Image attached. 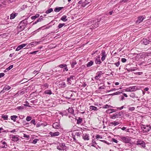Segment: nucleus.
Wrapping results in <instances>:
<instances>
[{
    "label": "nucleus",
    "instance_id": "obj_27",
    "mask_svg": "<svg viewBox=\"0 0 151 151\" xmlns=\"http://www.w3.org/2000/svg\"><path fill=\"white\" fill-rule=\"evenodd\" d=\"M42 87L43 88L46 89L48 88L49 85L47 83H45L42 85Z\"/></svg>",
    "mask_w": 151,
    "mask_h": 151
},
{
    "label": "nucleus",
    "instance_id": "obj_26",
    "mask_svg": "<svg viewBox=\"0 0 151 151\" xmlns=\"http://www.w3.org/2000/svg\"><path fill=\"white\" fill-rule=\"evenodd\" d=\"M90 109L94 111H97L98 110V108L97 107L93 106H90Z\"/></svg>",
    "mask_w": 151,
    "mask_h": 151
},
{
    "label": "nucleus",
    "instance_id": "obj_23",
    "mask_svg": "<svg viewBox=\"0 0 151 151\" xmlns=\"http://www.w3.org/2000/svg\"><path fill=\"white\" fill-rule=\"evenodd\" d=\"M11 119L12 120H13L14 122L16 121V119L18 118V116H17L13 115L11 116Z\"/></svg>",
    "mask_w": 151,
    "mask_h": 151
},
{
    "label": "nucleus",
    "instance_id": "obj_2",
    "mask_svg": "<svg viewBox=\"0 0 151 151\" xmlns=\"http://www.w3.org/2000/svg\"><path fill=\"white\" fill-rule=\"evenodd\" d=\"M142 129L144 132H147L151 130V127L150 125H144L142 127Z\"/></svg>",
    "mask_w": 151,
    "mask_h": 151
},
{
    "label": "nucleus",
    "instance_id": "obj_3",
    "mask_svg": "<svg viewBox=\"0 0 151 151\" xmlns=\"http://www.w3.org/2000/svg\"><path fill=\"white\" fill-rule=\"evenodd\" d=\"M89 0H82L79 1L78 3L81 4V6L82 7H84L86 5L89 4Z\"/></svg>",
    "mask_w": 151,
    "mask_h": 151
},
{
    "label": "nucleus",
    "instance_id": "obj_7",
    "mask_svg": "<svg viewBox=\"0 0 151 151\" xmlns=\"http://www.w3.org/2000/svg\"><path fill=\"white\" fill-rule=\"evenodd\" d=\"M145 16L144 15L140 16L137 17V20L136 21V23H139L142 22L145 19Z\"/></svg>",
    "mask_w": 151,
    "mask_h": 151
},
{
    "label": "nucleus",
    "instance_id": "obj_41",
    "mask_svg": "<svg viewBox=\"0 0 151 151\" xmlns=\"http://www.w3.org/2000/svg\"><path fill=\"white\" fill-rule=\"evenodd\" d=\"M118 116H117V114L116 113L113 116H112L111 117V118L112 119H115L116 118H118Z\"/></svg>",
    "mask_w": 151,
    "mask_h": 151
},
{
    "label": "nucleus",
    "instance_id": "obj_24",
    "mask_svg": "<svg viewBox=\"0 0 151 151\" xmlns=\"http://www.w3.org/2000/svg\"><path fill=\"white\" fill-rule=\"evenodd\" d=\"M66 18L67 17L66 16L63 15L61 17L60 19L63 21L65 22L67 20Z\"/></svg>",
    "mask_w": 151,
    "mask_h": 151
},
{
    "label": "nucleus",
    "instance_id": "obj_9",
    "mask_svg": "<svg viewBox=\"0 0 151 151\" xmlns=\"http://www.w3.org/2000/svg\"><path fill=\"white\" fill-rule=\"evenodd\" d=\"M143 43L145 45H147L149 44L150 42L151 43V35L149 38V40L146 39H143L142 40Z\"/></svg>",
    "mask_w": 151,
    "mask_h": 151
},
{
    "label": "nucleus",
    "instance_id": "obj_48",
    "mask_svg": "<svg viewBox=\"0 0 151 151\" xmlns=\"http://www.w3.org/2000/svg\"><path fill=\"white\" fill-rule=\"evenodd\" d=\"M38 140V139H35L33 141L32 143L34 144H35L37 143Z\"/></svg>",
    "mask_w": 151,
    "mask_h": 151
},
{
    "label": "nucleus",
    "instance_id": "obj_54",
    "mask_svg": "<svg viewBox=\"0 0 151 151\" xmlns=\"http://www.w3.org/2000/svg\"><path fill=\"white\" fill-rule=\"evenodd\" d=\"M114 126H116V125H117L118 124H119V123L118 122H117V121H115L114 122Z\"/></svg>",
    "mask_w": 151,
    "mask_h": 151
},
{
    "label": "nucleus",
    "instance_id": "obj_13",
    "mask_svg": "<svg viewBox=\"0 0 151 151\" xmlns=\"http://www.w3.org/2000/svg\"><path fill=\"white\" fill-rule=\"evenodd\" d=\"M91 146L96 147V149H98V148H100L99 147L98 145H97V144L96 143V142L94 140H93L92 141V142L91 144Z\"/></svg>",
    "mask_w": 151,
    "mask_h": 151
},
{
    "label": "nucleus",
    "instance_id": "obj_20",
    "mask_svg": "<svg viewBox=\"0 0 151 151\" xmlns=\"http://www.w3.org/2000/svg\"><path fill=\"white\" fill-rule=\"evenodd\" d=\"M95 62L96 64H100L101 63L100 59V56H99L98 58L96 59L95 60Z\"/></svg>",
    "mask_w": 151,
    "mask_h": 151
},
{
    "label": "nucleus",
    "instance_id": "obj_52",
    "mask_svg": "<svg viewBox=\"0 0 151 151\" xmlns=\"http://www.w3.org/2000/svg\"><path fill=\"white\" fill-rule=\"evenodd\" d=\"M66 66V64H61L59 65V67L61 68H63L64 67H65Z\"/></svg>",
    "mask_w": 151,
    "mask_h": 151
},
{
    "label": "nucleus",
    "instance_id": "obj_25",
    "mask_svg": "<svg viewBox=\"0 0 151 151\" xmlns=\"http://www.w3.org/2000/svg\"><path fill=\"white\" fill-rule=\"evenodd\" d=\"M93 64V62L92 61H91L88 62L86 65L87 67H90Z\"/></svg>",
    "mask_w": 151,
    "mask_h": 151
},
{
    "label": "nucleus",
    "instance_id": "obj_55",
    "mask_svg": "<svg viewBox=\"0 0 151 151\" xmlns=\"http://www.w3.org/2000/svg\"><path fill=\"white\" fill-rule=\"evenodd\" d=\"M114 64L116 66L118 67L120 65V62L119 61H118L117 62L114 63Z\"/></svg>",
    "mask_w": 151,
    "mask_h": 151
},
{
    "label": "nucleus",
    "instance_id": "obj_34",
    "mask_svg": "<svg viewBox=\"0 0 151 151\" xmlns=\"http://www.w3.org/2000/svg\"><path fill=\"white\" fill-rule=\"evenodd\" d=\"M39 15H39V14H36L35 16H32L31 17V18L32 20L35 19L36 18L38 17H39Z\"/></svg>",
    "mask_w": 151,
    "mask_h": 151
},
{
    "label": "nucleus",
    "instance_id": "obj_40",
    "mask_svg": "<svg viewBox=\"0 0 151 151\" xmlns=\"http://www.w3.org/2000/svg\"><path fill=\"white\" fill-rule=\"evenodd\" d=\"M65 25L64 23L63 24H59L58 25V29H60L62 28L63 26Z\"/></svg>",
    "mask_w": 151,
    "mask_h": 151
},
{
    "label": "nucleus",
    "instance_id": "obj_47",
    "mask_svg": "<svg viewBox=\"0 0 151 151\" xmlns=\"http://www.w3.org/2000/svg\"><path fill=\"white\" fill-rule=\"evenodd\" d=\"M111 106H109V105H108V104H106V105H104L103 106V108H105V109H108V108H109V107H111Z\"/></svg>",
    "mask_w": 151,
    "mask_h": 151
},
{
    "label": "nucleus",
    "instance_id": "obj_6",
    "mask_svg": "<svg viewBox=\"0 0 151 151\" xmlns=\"http://www.w3.org/2000/svg\"><path fill=\"white\" fill-rule=\"evenodd\" d=\"M137 90V88L135 86L129 87L125 90L126 91L130 92L136 91Z\"/></svg>",
    "mask_w": 151,
    "mask_h": 151
},
{
    "label": "nucleus",
    "instance_id": "obj_1",
    "mask_svg": "<svg viewBox=\"0 0 151 151\" xmlns=\"http://www.w3.org/2000/svg\"><path fill=\"white\" fill-rule=\"evenodd\" d=\"M27 24V21L26 19L20 22L18 25L17 28L19 31L23 30Z\"/></svg>",
    "mask_w": 151,
    "mask_h": 151
},
{
    "label": "nucleus",
    "instance_id": "obj_14",
    "mask_svg": "<svg viewBox=\"0 0 151 151\" xmlns=\"http://www.w3.org/2000/svg\"><path fill=\"white\" fill-rule=\"evenodd\" d=\"M27 45V44H23L19 45L17 48H16V51H19L23 47H25Z\"/></svg>",
    "mask_w": 151,
    "mask_h": 151
},
{
    "label": "nucleus",
    "instance_id": "obj_19",
    "mask_svg": "<svg viewBox=\"0 0 151 151\" xmlns=\"http://www.w3.org/2000/svg\"><path fill=\"white\" fill-rule=\"evenodd\" d=\"M1 143L2 144L1 147L2 148H6V146H7L6 142L5 141H1Z\"/></svg>",
    "mask_w": 151,
    "mask_h": 151
},
{
    "label": "nucleus",
    "instance_id": "obj_38",
    "mask_svg": "<svg viewBox=\"0 0 151 151\" xmlns=\"http://www.w3.org/2000/svg\"><path fill=\"white\" fill-rule=\"evenodd\" d=\"M53 11V9L52 8H50L48 10L46 11V14H49L52 12Z\"/></svg>",
    "mask_w": 151,
    "mask_h": 151
},
{
    "label": "nucleus",
    "instance_id": "obj_56",
    "mask_svg": "<svg viewBox=\"0 0 151 151\" xmlns=\"http://www.w3.org/2000/svg\"><path fill=\"white\" fill-rule=\"evenodd\" d=\"M127 61V60L125 58H122L121 59V61L123 63H125Z\"/></svg>",
    "mask_w": 151,
    "mask_h": 151
},
{
    "label": "nucleus",
    "instance_id": "obj_61",
    "mask_svg": "<svg viewBox=\"0 0 151 151\" xmlns=\"http://www.w3.org/2000/svg\"><path fill=\"white\" fill-rule=\"evenodd\" d=\"M24 137H26V138H28L29 137V135H28L27 134H24Z\"/></svg>",
    "mask_w": 151,
    "mask_h": 151
},
{
    "label": "nucleus",
    "instance_id": "obj_32",
    "mask_svg": "<svg viewBox=\"0 0 151 151\" xmlns=\"http://www.w3.org/2000/svg\"><path fill=\"white\" fill-rule=\"evenodd\" d=\"M40 41H35L31 43V45H36L37 44L39 43H40Z\"/></svg>",
    "mask_w": 151,
    "mask_h": 151
},
{
    "label": "nucleus",
    "instance_id": "obj_50",
    "mask_svg": "<svg viewBox=\"0 0 151 151\" xmlns=\"http://www.w3.org/2000/svg\"><path fill=\"white\" fill-rule=\"evenodd\" d=\"M38 52V51H34L32 52H30L29 53V54H36Z\"/></svg>",
    "mask_w": 151,
    "mask_h": 151
},
{
    "label": "nucleus",
    "instance_id": "obj_57",
    "mask_svg": "<svg viewBox=\"0 0 151 151\" xmlns=\"http://www.w3.org/2000/svg\"><path fill=\"white\" fill-rule=\"evenodd\" d=\"M118 90V89H115V88H114L113 89H111L110 90H109V91H108V92H111V91H116V90Z\"/></svg>",
    "mask_w": 151,
    "mask_h": 151
},
{
    "label": "nucleus",
    "instance_id": "obj_53",
    "mask_svg": "<svg viewBox=\"0 0 151 151\" xmlns=\"http://www.w3.org/2000/svg\"><path fill=\"white\" fill-rule=\"evenodd\" d=\"M43 20V17L42 16H40L39 18L37 20V22H41Z\"/></svg>",
    "mask_w": 151,
    "mask_h": 151
},
{
    "label": "nucleus",
    "instance_id": "obj_18",
    "mask_svg": "<svg viewBox=\"0 0 151 151\" xmlns=\"http://www.w3.org/2000/svg\"><path fill=\"white\" fill-rule=\"evenodd\" d=\"M11 87L9 86L6 85L5 86L4 88L1 91V93L2 92H4V90H6L7 91L11 89Z\"/></svg>",
    "mask_w": 151,
    "mask_h": 151
},
{
    "label": "nucleus",
    "instance_id": "obj_29",
    "mask_svg": "<svg viewBox=\"0 0 151 151\" xmlns=\"http://www.w3.org/2000/svg\"><path fill=\"white\" fill-rule=\"evenodd\" d=\"M63 7H59L55 8L54 9V11L56 12H58L60 11Z\"/></svg>",
    "mask_w": 151,
    "mask_h": 151
},
{
    "label": "nucleus",
    "instance_id": "obj_30",
    "mask_svg": "<svg viewBox=\"0 0 151 151\" xmlns=\"http://www.w3.org/2000/svg\"><path fill=\"white\" fill-rule=\"evenodd\" d=\"M77 124H79L81 123L82 122V119L80 117H78V119H77Z\"/></svg>",
    "mask_w": 151,
    "mask_h": 151
},
{
    "label": "nucleus",
    "instance_id": "obj_63",
    "mask_svg": "<svg viewBox=\"0 0 151 151\" xmlns=\"http://www.w3.org/2000/svg\"><path fill=\"white\" fill-rule=\"evenodd\" d=\"M104 86H100L99 87V89H104Z\"/></svg>",
    "mask_w": 151,
    "mask_h": 151
},
{
    "label": "nucleus",
    "instance_id": "obj_22",
    "mask_svg": "<svg viewBox=\"0 0 151 151\" xmlns=\"http://www.w3.org/2000/svg\"><path fill=\"white\" fill-rule=\"evenodd\" d=\"M45 93L48 95H51L52 93L51 90H47L44 92Z\"/></svg>",
    "mask_w": 151,
    "mask_h": 151
},
{
    "label": "nucleus",
    "instance_id": "obj_39",
    "mask_svg": "<svg viewBox=\"0 0 151 151\" xmlns=\"http://www.w3.org/2000/svg\"><path fill=\"white\" fill-rule=\"evenodd\" d=\"M32 119V117L29 116H27L26 118V120L27 121L29 122Z\"/></svg>",
    "mask_w": 151,
    "mask_h": 151
},
{
    "label": "nucleus",
    "instance_id": "obj_17",
    "mask_svg": "<svg viewBox=\"0 0 151 151\" xmlns=\"http://www.w3.org/2000/svg\"><path fill=\"white\" fill-rule=\"evenodd\" d=\"M60 126V123L57 122L54 123L52 124L53 127L55 129H58Z\"/></svg>",
    "mask_w": 151,
    "mask_h": 151
},
{
    "label": "nucleus",
    "instance_id": "obj_21",
    "mask_svg": "<svg viewBox=\"0 0 151 151\" xmlns=\"http://www.w3.org/2000/svg\"><path fill=\"white\" fill-rule=\"evenodd\" d=\"M101 74H102V72L101 71H100L99 72V73L95 77V78L96 79V80H98L99 78H100L101 76Z\"/></svg>",
    "mask_w": 151,
    "mask_h": 151
},
{
    "label": "nucleus",
    "instance_id": "obj_36",
    "mask_svg": "<svg viewBox=\"0 0 151 151\" xmlns=\"http://www.w3.org/2000/svg\"><path fill=\"white\" fill-rule=\"evenodd\" d=\"M1 117L4 120H7L8 118V116L6 115H2Z\"/></svg>",
    "mask_w": 151,
    "mask_h": 151
},
{
    "label": "nucleus",
    "instance_id": "obj_51",
    "mask_svg": "<svg viewBox=\"0 0 151 151\" xmlns=\"http://www.w3.org/2000/svg\"><path fill=\"white\" fill-rule=\"evenodd\" d=\"M96 138L97 139H102V137L100 135H97L96 136Z\"/></svg>",
    "mask_w": 151,
    "mask_h": 151
},
{
    "label": "nucleus",
    "instance_id": "obj_35",
    "mask_svg": "<svg viewBox=\"0 0 151 151\" xmlns=\"http://www.w3.org/2000/svg\"><path fill=\"white\" fill-rule=\"evenodd\" d=\"M77 63L75 61H73L71 63V66L72 68H73L74 67V66Z\"/></svg>",
    "mask_w": 151,
    "mask_h": 151
},
{
    "label": "nucleus",
    "instance_id": "obj_33",
    "mask_svg": "<svg viewBox=\"0 0 151 151\" xmlns=\"http://www.w3.org/2000/svg\"><path fill=\"white\" fill-rule=\"evenodd\" d=\"M122 93V92H119V91H118V92H116L114 93H113L111 94H110V95H111V96H114V95H120L121 93Z\"/></svg>",
    "mask_w": 151,
    "mask_h": 151
},
{
    "label": "nucleus",
    "instance_id": "obj_64",
    "mask_svg": "<svg viewBox=\"0 0 151 151\" xmlns=\"http://www.w3.org/2000/svg\"><path fill=\"white\" fill-rule=\"evenodd\" d=\"M65 67V68H64V70H63L64 71H65H65H68V69L66 67V66Z\"/></svg>",
    "mask_w": 151,
    "mask_h": 151
},
{
    "label": "nucleus",
    "instance_id": "obj_28",
    "mask_svg": "<svg viewBox=\"0 0 151 151\" xmlns=\"http://www.w3.org/2000/svg\"><path fill=\"white\" fill-rule=\"evenodd\" d=\"M17 13H12L10 15V19H14L15 17L17 15Z\"/></svg>",
    "mask_w": 151,
    "mask_h": 151
},
{
    "label": "nucleus",
    "instance_id": "obj_44",
    "mask_svg": "<svg viewBox=\"0 0 151 151\" xmlns=\"http://www.w3.org/2000/svg\"><path fill=\"white\" fill-rule=\"evenodd\" d=\"M13 65H10L9 67L7 68H6V70H10L12 68H13Z\"/></svg>",
    "mask_w": 151,
    "mask_h": 151
},
{
    "label": "nucleus",
    "instance_id": "obj_43",
    "mask_svg": "<svg viewBox=\"0 0 151 151\" xmlns=\"http://www.w3.org/2000/svg\"><path fill=\"white\" fill-rule=\"evenodd\" d=\"M129 96L131 97H132V98H134L135 97V95L134 93H131L130 95Z\"/></svg>",
    "mask_w": 151,
    "mask_h": 151
},
{
    "label": "nucleus",
    "instance_id": "obj_45",
    "mask_svg": "<svg viewBox=\"0 0 151 151\" xmlns=\"http://www.w3.org/2000/svg\"><path fill=\"white\" fill-rule=\"evenodd\" d=\"M30 123L32 124L35 125L36 124V120L35 119H32L30 122Z\"/></svg>",
    "mask_w": 151,
    "mask_h": 151
},
{
    "label": "nucleus",
    "instance_id": "obj_42",
    "mask_svg": "<svg viewBox=\"0 0 151 151\" xmlns=\"http://www.w3.org/2000/svg\"><path fill=\"white\" fill-rule=\"evenodd\" d=\"M98 22H97V23H96L94 24H92L93 26H92V27H93V28H96L98 27V24H99Z\"/></svg>",
    "mask_w": 151,
    "mask_h": 151
},
{
    "label": "nucleus",
    "instance_id": "obj_16",
    "mask_svg": "<svg viewBox=\"0 0 151 151\" xmlns=\"http://www.w3.org/2000/svg\"><path fill=\"white\" fill-rule=\"evenodd\" d=\"M83 138L85 140H88L89 139L88 134H84L83 136Z\"/></svg>",
    "mask_w": 151,
    "mask_h": 151
},
{
    "label": "nucleus",
    "instance_id": "obj_10",
    "mask_svg": "<svg viewBox=\"0 0 151 151\" xmlns=\"http://www.w3.org/2000/svg\"><path fill=\"white\" fill-rule=\"evenodd\" d=\"M57 149L60 150H64L66 149V146L64 143L60 144L57 147Z\"/></svg>",
    "mask_w": 151,
    "mask_h": 151
},
{
    "label": "nucleus",
    "instance_id": "obj_62",
    "mask_svg": "<svg viewBox=\"0 0 151 151\" xmlns=\"http://www.w3.org/2000/svg\"><path fill=\"white\" fill-rule=\"evenodd\" d=\"M41 124L40 123H37L36 125V127H40L41 126Z\"/></svg>",
    "mask_w": 151,
    "mask_h": 151
},
{
    "label": "nucleus",
    "instance_id": "obj_37",
    "mask_svg": "<svg viewBox=\"0 0 151 151\" xmlns=\"http://www.w3.org/2000/svg\"><path fill=\"white\" fill-rule=\"evenodd\" d=\"M68 111L70 113H73L74 112V110L73 109L71 108H69L68 109Z\"/></svg>",
    "mask_w": 151,
    "mask_h": 151
},
{
    "label": "nucleus",
    "instance_id": "obj_59",
    "mask_svg": "<svg viewBox=\"0 0 151 151\" xmlns=\"http://www.w3.org/2000/svg\"><path fill=\"white\" fill-rule=\"evenodd\" d=\"M4 75V74L3 73H0V78L3 77Z\"/></svg>",
    "mask_w": 151,
    "mask_h": 151
},
{
    "label": "nucleus",
    "instance_id": "obj_8",
    "mask_svg": "<svg viewBox=\"0 0 151 151\" xmlns=\"http://www.w3.org/2000/svg\"><path fill=\"white\" fill-rule=\"evenodd\" d=\"M11 138L12 141L14 142H17L20 139L19 138V136L17 135H12Z\"/></svg>",
    "mask_w": 151,
    "mask_h": 151
},
{
    "label": "nucleus",
    "instance_id": "obj_12",
    "mask_svg": "<svg viewBox=\"0 0 151 151\" xmlns=\"http://www.w3.org/2000/svg\"><path fill=\"white\" fill-rule=\"evenodd\" d=\"M49 134L51 135V137H53L55 136H57L59 135L60 133L58 132H50Z\"/></svg>",
    "mask_w": 151,
    "mask_h": 151
},
{
    "label": "nucleus",
    "instance_id": "obj_15",
    "mask_svg": "<svg viewBox=\"0 0 151 151\" xmlns=\"http://www.w3.org/2000/svg\"><path fill=\"white\" fill-rule=\"evenodd\" d=\"M73 76H71L69 78H67V81L68 84H71L72 81L73 80Z\"/></svg>",
    "mask_w": 151,
    "mask_h": 151
},
{
    "label": "nucleus",
    "instance_id": "obj_49",
    "mask_svg": "<svg viewBox=\"0 0 151 151\" xmlns=\"http://www.w3.org/2000/svg\"><path fill=\"white\" fill-rule=\"evenodd\" d=\"M135 109V108L134 107H130L129 108V111H133Z\"/></svg>",
    "mask_w": 151,
    "mask_h": 151
},
{
    "label": "nucleus",
    "instance_id": "obj_58",
    "mask_svg": "<svg viewBox=\"0 0 151 151\" xmlns=\"http://www.w3.org/2000/svg\"><path fill=\"white\" fill-rule=\"evenodd\" d=\"M106 112H107V113H112V111H111V109L107 110L106 111Z\"/></svg>",
    "mask_w": 151,
    "mask_h": 151
},
{
    "label": "nucleus",
    "instance_id": "obj_11",
    "mask_svg": "<svg viewBox=\"0 0 151 151\" xmlns=\"http://www.w3.org/2000/svg\"><path fill=\"white\" fill-rule=\"evenodd\" d=\"M101 55L102 56L101 60L103 61L105 60L106 57V52L104 50H102Z\"/></svg>",
    "mask_w": 151,
    "mask_h": 151
},
{
    "label": "nucleus",
    "instance_id": "obj_60",
    "mask_svg": "<svg viewBox=\"0 0 151 151\" xmlns=\"http://www.w3.org/2000/svg\"><path fill=\"white\" fill-rule=\"evenodd\" d=\"M112 141L116 143H117V142H118V141L117 140H116L115 139H112Z\"/></svg>",
    "mask_w": 151,
    "mask_h": 151
},
{
    "label": "nucleus",
    "instance_id": "obj_46",
    "mask_svg": "<svg viewBox=\"0 0 151 151\" xmlns=\"http://www.w3.org/2000/svg\"><path fill=\"white\" fill-rule=\"evenodd\" d=\"M24 108V107L23 106H18L17 108V109L18 110H21L23 109Z\"/></svg>",
    "mask_w": 151,
    "mask_h": 151
},
{
    "label": "nucleus",
    "instance_id": "obj_31",
    "mask_svg": "<svg viewBox=\"0 0 151 151\" xmlns=\"http://www.w3.org/2000/svg\"><path fill=\"white\" fill-rule=\"evenodd\" d=\"M59 85L62 88H64L66 87V84L65 82H63L62 83H60L59 84Z\"/></svg>",
    "mask_w": 151,
    "mask_h": 151
},
{
    "label": "nucleus",
    "instance_id": "obj_4",
    "mask_svg": "<svg viewBox=\"0 0 151 151\" xmlns=\"http://www.w3.org/2000/svg\"><path fill=\"white\" fill-rule=\"evenodd\" d=\"M136 145H140L141 147L145 148V143L142 140L140 139H138L137 141Z\"/></svg>",
    "mask_w": 151,
    "mask_h": 151
},
{
    "label": "nucleus",
    "instance_id": "obj_5",
    "mask_svg": "<svg viewBox=\"0 0 151 151\" xmlns=\"http://www.w3.org/2000/svg\"><path fill=\"white\" fill-rule=\"evenodd\" d=\"M120 140L124 142L127 143L129 142L130 141V138L128 137L121 136L120 137Z\"/></svg>",
    "mask_w": 151,
    "mask_h": 151
}]
</instances>
